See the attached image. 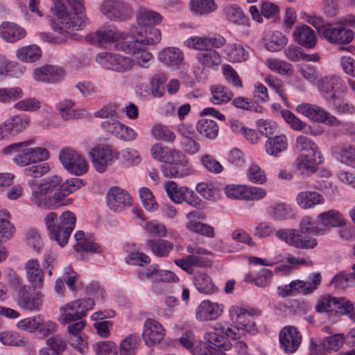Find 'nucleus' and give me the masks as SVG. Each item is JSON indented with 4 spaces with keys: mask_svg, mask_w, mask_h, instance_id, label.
Returning a JSON list of instances; mask_svg holds the SVG:
<instances>
[{
    "mask_svg": "<svg viewBox=\"0 0 355 355\" xmlns=\"http://www.w3.org/2000/svg\"><path fill=\"white\" fill-rule=\"evenodd\" d=\"M227 198L233 200H259L266 195L265 189L240 184H229L225 189Z\"/></svg>",
    "mask_w": 355,
    "mask_h": 355,
    "instance_id": "15",
    "label": "nucleus"
},
{
    "mask_svg": "<svg viewBox=\"0 0 355 355\" xmlns=\"http://www.w3.org/2000/svg\"><path fill=\"white\" fill-rule=\"evenodd\" d=\"M26 35L25 30L17 24L6 21L0 25V37L7 42H16Z\"/></svg>",
    "mask_w": 355,
    "mask_h": 355,
    "instance_id": "33",
    "label": "nucleus"
},
{
    "mask_svg": "<svg viewBox=\"0 0 355 355\" xmlns=\"http://www.w3.org/2000/svg\"><path fill=\"white\" fill-rule=\"evenodd\" d=\"M318 225L327 227L344 226L346 220L343 216L337 210H329L320 214L317 217Z\"/></svg>",
    "mask_w": 355,
    "mask_h": 355,
    "instance_id": "36",
    "label": "nucleus"
},
{
    "mask_svg": "<svg viewBox=\"0 0 355 355\" xmlns=\"http://www.w3.org/2000/svg\"><path fill=\"white\" fill-rule=\"evenodd\" d=\"M287 37L279 31L268 33L265 37V46L270 51H279L287 44Z\"/></svg>",
    "mask_w": 355,
    "mask_h": 355,
    "instance_id": "46",
    "label": "nucleus"
},
{
    "mask_svg": "<svg viewBox=\"0 0 355 355\" xmlns=\"http://www.w3.org/2000/svg\"><path fill=\"white\" fill-rule=\"evenodd\" d=\"M176 266L189 274L193 272V267L205 268L211 265L209 259L204 257H197L193 254H188L182 259L174 261Z\"/></svg>",
    "mask_w": 355,
    "mask_h": 355,
    "instance_id": "35",
    "label": "nucleus"
},
{
    "mask_svg": "<svg viewBox=\"0 0 355 355\" xmlns=\"http://www.w3.org/2000/svg\"><path fill=\"white\" fill-rule=\"evenodd\" d=\"M295 111L313 122L327 123L331 125L340 124L339 120L335 116L317 105L303 103L295 107Z\"/></svg>",
    "mask_w": 355,
    "mask_h": 355,
    "instance_id": "12",
    "label": "nucleus"
},
{
    "mask_svg": "<svg viewBox=\"0 0 355 355\" xmlns=\"http://www.w3.org/2000/svg\"><path fill=\"white\" fill-rule=\"evenodd\" d=\"M50 170L47 163L33 164L24 169V173L28 177L38 178L46 174Z\"/></svg>",
    "mask_w": 355,
    "mask_h": 355,
    "instance_id": "63",
    "label": "nucleus"
},
{
    "mask_svg": "<svg viewBox=\"0 0 355 355\" xmlns=\"http://www.w3.org/2000/svg\"><path fill=\"white\" fill-rule=\"evenodd\" d=\"M151 135L157 140L173 143L175 139V133L162 124H157L151 128Z\"/></svg>",
    "mask_w": 355,
    "mask_h": 355,
    "instance_id": "57",
    "label": "nucleus"
},
{
    "mask_svg": "<svg viewBox=\"0 0 355 355\" xmlns=\"http://www.w3.org/2000/svg\"><path fill=\"white\" fill-rule=\"evenodd\" d=\"M288 146L287 138L285 135L272 136L267 139L265 144V150L268 155L277 156L284 151Z\"/></svg>",
    "mask_w": 355,
    "mask_h": 355,
    "instance_id": "44",
    "label": "nucleus"
},
{
    "mask_svg": "<svg viewBox=\"0 0 355 355\" xmlns=\"http://www.w3.org/2000/svg\"><path fill=\"white\" fill-rule=\"evenodd\" d=\"M53 2L54 13L62 24L60 26L55 23L52 24V28L55 31L62 34L65 30L80 31L85 27L88 21L84 11H73L69 13L62 1L53 0Z\"/></svg>",
    "mask_w": 355,
    "mask_h": 355,
    "instance_id": "7",
    "label": "nucleus"
},
{
    "mask_svg": "<svg viewBox=\"0 0 355 355\" xmlns=\"http://www.w3.org/2000/svg\"><path fill=\"white\" fill-rule=\"evenodd\" d=\"M75 103L70 99H65L57 104V110L61 114V117L64 121H71L78 119L83 115L81 110L73 109Z\"/></svg>",
    "mask_w": 355,
    "mask_h": 355,
    "instance_id": "49",
    "label": "nucleus"
},
{
    "mask_svg": "<svg viewBox=\"0 0 355 355\" xmlns=\"http://www.w3.org/2000/svg\"><path fill=\"white\" fill-rule=\"evenodd\" d=\"M227 59L232 62H241L248 58V51L237 44L228 45L225 50Z\"/></svg>",
    "mask_w": 355,
    "mask_h": 355,
    "instance_id": "53",
    "label": "nucleus"
},
{
    "mask_svg": "<svg viewBox=\"0 0 355 355\" xmlns=\"http://www.w3.org/2000/svg\"><path fill=\"white\" fill-rule=\"evenodd\" d=\"M227 337L234 340L238 339L236 331L222 323H216L213 331L207 332L204 339L207 346L205 347V355H226L225 352L232 348V343Z\"/></svg>",
    "mask_w": 355,
    "mask_h": 355,
    "instance_id": "5",
    "label": "nucleus"
},
{
    "mask_svg": "<svg viewBox=\"0 0 355 355\" xmlns=\"http://www.w3.org/2000/svg\"><path fill=\"white\" fill-rule=\"evenodd\" d=\"M185 227L189 231L207 238H214L215 236L214 228L206 223L201 222L187 223Z\"/></svg>",
    "mask_w": 355,
    "mask_h": 355,
    "instance_id": "59",
    "label": "nucleus"
},
{
    "mask_svg": "<svg viewBox=\"0 0 355 355\" xmlns=\"http://www.w3.org/2000/svg\"><path fill=\"white\" fill-rule=\"evenodd\" d=\"M282 116L285 121L289 125L291 129L295 131L302 132L306 135H314L313 129L306 123L302 121L297 117L293 112L288 110H282Z\"/></svg>",
    "mask_w": 355,
    "mask_h": 355,
    "instance_id": "41",
    "label": "nucleus"
},
{
    "mask_svg": "<svg viewBox=\"0 0 355 355\" xmlns=\"http://www.w3.org/2000/svg\"><path fill=\"white\" fill-rule=\"evenodd\" d=\"M223 308L222 304L203 300L196 309V317L200 322L214 320L220 316Z\"/></svg>",
    "mask_w": 355,
    "mask_h": 355,
    "instance_id": "23",
    "label": "nucleus"
},
{
    "mask_svg": "<svg viewBox=\"0 0 355 355\" xmlns=\"http://www.w3.org/2000/svg\"><path fill=\"white\" fill-rule=\"evenodd\" d=\"M226 19L236 24H245L248 19L245 15L242 8L237 4H228L223 8Z\"/></svg>",
    "mask_w": 355,
    "mask_h": 355,
    "instance_id": "47",
    "label": "nucleus"
},
{
    "mask_svg": "<svg viewBox=\"0 0 355 355\" xmlns=\"http://www.w3.org/2000/svg\"><path fill=\"white\" fill-rule=\"evenodd\" d=\"M223 74L228 84L234 87L241 88L243 85L237 72L230 64H224L222 68Z\"/></svg>",
    "mask_w": 355,
    "mask_h": 355,
    "instance_id": "62",
    "label": "nucleus"
},
{
    "mask_svg": "<svg viewBox=\"0 0 355 355\" xmlns=\"http://www.w3.org/2000/svg\"><path fill=\"white\" fill-rule=\"evenodd\" d=\"M128 44H130L131 49L130 51H124L126 53H132L136 55V60L137 64L143 67L146 68L148 67V62L153 59V55L146 51V44L143 40H133L130 39Z\"/></svg>",
    "mask_w": 355,
    "mask_h": 355,
    "instance_id": "30",
    "label": "nucleus"
},
{
    "mask_svg": "<svg viewBox=\"0 0 355 355\" xmlns=\"http://www.w3.org/2000/svg\"><path fill=\"white\" fill-rule=\"evenodd\" d=\"M295 148L298 156L293 164V171L304 175L309 176L317 170V166L323 159L318 145L304 135L296 137Z\"/></svg>",
    "mask_w": 355,
    "mask_h": 355,
    "instance_id": "2",
    "label": "nucleus"
},
{
    "mask_svg": "<svg viewBox=\"0 0 355 355\" xmlns=\"http://www.w3.org/2000/svg\"><path fill=\"white\" fill-rule=\"evenodd\" d=\"M200 162L205 169L209 173L218 174L223 171V166L210 155H202Z\"/></svg>",
    "mask_w": 355,
    "mask_h": 355,
    "instance_id": "61",
    "label": "nucleus"
},
{
    "mask_svg": "<svg viewBox=\"0 0 355 355\" xmlns=\"http://www.w3.org/2000/svg\"><path fill=\"white\" fill-rule=\"evenodd\" d=\"M323 37L329 43L334 44H347L354 37V33L349 28L342 24H331L323 31Z\"/></svg>",
    "mask_w": 355,
    "mask_h": 355,
    "instance_id": "17",
    "label": "nucleus"
},
{
    "mask_svg": "<svg viewBox=\"0 0 355 355\" xmlns=\"http://www.w3.org/2000/svg\"><path fill=\"white\" fill-rule=\"evenodd\" d=\"M293 36L297 43L307 49L313 48L317 42L314 31L306 24L297 26L293 33Z\"/></svg>",
    "mask_w": 355,
    "mask_h": 355,
    "instance_id": "28",
    "label": "nucleus"
},
{
    "mask_svg": "<svg viewBox=\"0 0 355 355\" xmlns=\"http://www.w3.org/2000/svg\"><path fill=\"white\" fill-rule=\"evenodd\" d=\"M318 86L322 98L330 103L336 101L347 89L345 82L337 75L322 77L319 80Z\"/></svg>",
    "mask_w": 355,
    "mask_h": 355,
    "instance_id": "10",
    "label": "nucleus"
},
{
    "mask_svg": "<svg viewBox=\"0 0 355 355\" xmlns=\"http://www.w3.org/2000/svg\"><path fill=\"white\" fill-rule=\"evenodd\" d=\"M31 287L28 285L18 284L15 287V299L17 304L25 310L35 311L40 309L42 304V297L40 293H31Z\"/></svg>",
    "mask_w": 355,
    "mask_h": 355,
    "instance_id": "14",
    "label": "nucleus"
},
{
    "mask_svg": "<svg viewBox=\"0 0 355 355\" xmlns=\"http://www.w3.org/2000/svg\"><path fill=\"white\" fill-rule=\"evenodd\" d=\"M76 243L74 245V250L78 252H96L100 253L102 250L101 246L94 242L92 239H87L85 236L83 231H78L74 234Z\"/></svg>",
    "mask_w": 355,
    "mask_h": 355,
    "instance_id": "39",
    "label": "nucleus"
},
{
    "mask_svg": "<svg viewBox=\"0 0 355 355\" xmlns=\"http://www.w3.org/2000/svg\"><path fill=\"white\" fill-rule=\"evenodd\" d=\"M107 205L114 212H121L132 205V198L127 191L119 187H111L106 196Z\"/></svg>",
    "mask_w": 355,
    "mask_h": 355,
    "instance_id": "18",
    "label": "nucleus"
},
{
    "mask_svg": "<svg viewBox=\"0 0 355 355\" xmlns=\"http://www.w3.org/2000/svg\"><path fill=\"white\" fill-rule=\"evenodd\" d=\"M280 347L286 354L294 353L302 343V335L295 327H284L279 334Z\"/></svg>",
    "mask_w": 355,
    "mask_h": 355,
    "instance_id": "21",
    "label": "nucleus"
},
{
    "mask_svg": "<svg viewBox=\"0 0 355 355\" xmlns=\"http://www.w3.org/2000/svg\"><path fill=\"white\" fill-rule=\"evenodd\" d=\"M230 318L234 324L236 334L238 339L246 333L254 335L257 332L255 322L254 321L251 313L247 310L237 306H232L229 309Z\"/></svg>",
    "mask_w": 355,
    "mask_h": 355,
    "instance_id": "9",
    "label": "nucleus"
},
{
    "mask_svg": "<svg viewBox=\"0 0 355 355\" xmlns=\"http://www.w3.org/2000/svg\"><path fill=\"white\" fill-rule=\"evenodd\" d=\"M85 297L71 303L67 304L60 309V322L62 324H68L67 329L69 338L82 335L81 331L85 326L82 318L86 312L93 308L95 300H102L103 291L98 285L89 284L85 288Z\"/></svg>",
    "mask_w": 355,
    "mask_h": 355,
    "instance_id": "1",
    "label": "nucleus"
},
{
    "mask_svg": "<svg viewBox=\"0 0 355 355\" xmlns=\"http://www.w3.org/2000/svg\"><path fill=\"white\" fill-rule=\"evenodd\" d=\"M189 8L193 15L201 17L216 11L217 6L214 0H191Z\"/></svg>",
    "mask_w": 355,
    "mask_h": 355,
    "instance_id": "43",
    "label": "nucleus"
},
{
    "mask_svg": "<svg viewBox=\"0 0 355 355\" xmlns=\"http://www.w3.org/2000/svg\"><path fill=\"white\" fill-rule=\"evenodd\" d=\"M211 102L214 105H221L229 102L233 97V93L223 85L212 86Z\"/></svg>",
    "mask_w": 355,
    "mask_h": 355,
    "instance_id": "52",
    "label": "nucleus"
},
{
    "mask_svg": "<svg viewBox=\"0 0 355 355\" xmlns=\"http://www.w3.org/2000/svg\"><path fill=\"white\" fill-rule=\"evenodd\" d=\"M64 71L63 69L55 65H46L36 68L33 71V78L37 81L54 83L63 78Z\"/></svg>",
    "mask_w": 355,
    "mask_h": 355,
    "instance_id": "25",
    "label": "nucleus"
},
{
    "mask_svg": "<svg viewBox=\"0 0 355 355\" xmlns=\"http://www.w3.org/2000/svg\"><path fill=\"white\" fill-rule=\"evenodd\" d=\"M187 189V187H179L174 181H168L164 183V189L167 196L175 203L182 202Z\"/></svg>",
    "mask_w": 355,
    "mask_h": 355,
    "instance_id": "55",
    "label": "nucleus"
},
{
    "mask_svg": "<svg viewBox=\"0 0 355 355\" xmlns=\"http://www.w3.org/2000/svg\"><path fill=\"white\" fill-rule=\"evenodd\" d=\"M150 154L155 160L168 164L173 163L174 159L182 157V153L175 148H171L162 146L161 144H155L150 148Z\"/></svg>",
    "mask_w": 355,
    "mask_h": 355,
    "instance_id": "31",
    "label": "nucleus"
},
{
    "mask_svg": "<svg viewBox=\"0 0 355 355\" xmlns=\"http://www.w3.org/2000/svg\"><path fill=\"white\" fill-rule=\"evenodd\" d=\"M76 222V216L69 211H64L59 218L55 212L49 213L44 218L51 239L55 241L60 247L68 243Z\"/></svg>",
    "mask_w": 355,
    "mask_h": 355,
    "instance_id": "4",
    "label": "nucleus"
},
{
    "mask_svg": "<svg viewBox=\"0 0 355 355\" xmlns=\"http://www.w3.org/2000/svg\"><path fill=\"white\" fill-rule=\"evenodd\" d=\"M26 277L34 288H41L44 284V274L37 259H28L24 265Z\"/></svg>",
    "mask_w": 355,
    "mask_h": 355,
    "instance_id": "26",
    "label": "nucleus"
},
{
    "mask_svg": "<svg viewBox=\"0 0 355 355\" xmlns=\"http://www.w3.org/2000/svg\"><path fill=\"white\" fill-rule=\"evenodd\" d=\"M318 313L326 312L330 315L340 313L347 315L355 322V304L346 297L325 296L322 297L315 306Z\"/></svg>",
    "mask_w": 355,
    "mask_h": 355,
    "instance_id": "8",
    "label": "nucleus"
},
{
    "mask_svg": "<svg viewBox=\"0 0 355 355\" xmlns=\"http://www.w3.org/2000/svg\"><path fill=\"white\" fill-rule=\"evenodd\" d=\"M135 29L137 28L132 27L129 32H122L114 28L100 27L90 35V40L93 43L100 45L114 43L116 50L130 51L132 49L130 44H128V42L139 34V32L135 31Z\"/></svg>",
    "mask_w": 355,
    "mask_h": 355,
    "instance_id": "6",
    "label": "nucleus"
},
{
    "mask_svg": "<svg viewBox=\"0 0 355 355\" xmlns=\"http://www.w3.org/2000/svg\"><path fill=\"white\" fill-rule=\"evenodd\" d=\"M196 128L200 135L209 139H214L219 131L217 123L214 121L207 119L199 120Z\"/></svg>",
    "mask_w": 355,
    "mask_h": 355,
    "instance_id": "50",
    "label": "nucleus"
},
{
    "mask_svg": "<svg viewBox=\"0 0 355 355\" xmlns=\"http://www.w3.org/2000/svg\"><path fill=\"white\" fill-rule=\"evenodd\" d=\"M42 55V50L35 45H28L19 48L16 51L17 58L23 62H34L38 60Z\"/></svg>",
    "mask_w": 355,
    "mask_h": 355,
    "instance_id": "45",
    "label": "nucleus"
},
{
    "mask_svg": "<svg viewBox=\"0 0 355 355\" xmlns=\"http://www.w3.org/2000/svg\"><path fill=\"white\" fill-rule=\"evenodd\" d=\"M196 191L207 200L216 201L220 197V191L212 184L200 182L196 185Z\"/></svg>",
    "mask_w": 355,
    "mask_h": 355,
    "instance_id": "58",
    "label": "nucleus"
},
{
    "mask_svg": "<svg viewBox=\"0 0 355 355\" xmlns=\"http://www.w3.org/2000/svg\"><path fill=\"white\" fill-rule=\"evenodd\" d=\"M96 62L103 68L119 73H125L130 71L133 65V61L124 55L103 52L96 56Z\"/></svg>",
    "mask_w": 355,
    "mask_h": 355,
    "instance_id": "11",
    "label": "nucleus"
},
{
    "mask_svg": "<svg viewBox=\"0 0 355 355\" xmlns=\"http://www.w3.org/2000/svg\"><path fill=\"white\" fill-rule=\"evenodd\" d=\"M196 58L202 66V69L216 71L223 62V57L219 52L212 47L197 53Z\"/></svg>",
    "mask_w": 355,
    "mask_h": 355,
    "instance_id": "27",
    "label": "nucleus"
},
{
    "mask_svg": "<svg viewBox=\"0 0 355 355\" xmlns=\"http://www.w3.org/2000/svg\"><path fill=\"white\" fill-rule=\"evenodd\" d=\"M94 168L99 173H103L107 167L118 158V153L109 146L98 144L89 152Z\"/></svg>",
    "mask_w": 355,
    "mask_h": 355,
    "instance_id": "16",
    "label": "nucleus"
},
{
    "mask_svg": "<svg viewBox=\"0 0 355 355\" xmlns=\"http://www.w3.org/2000/svg\"><path fill=\"white\" fill-rule=\"evenodd\" d=\"M59 159L64 168L71 174L82 175L88 170V164L85 158L72 149L62 150Z\"/></svg>",
    "mask_w": 355,
    "mask_h": 355,
    "instance_id": "13",
    "label": "nucleus"
},
{
    "mask_svg": "<svg viewBox=\"0 0 355 355\" xmlns=\"http://www.w3.org/2000/svg\"><path fill=\"white\" fill-rule=\"evenodd\" d=\"M184 43L188 48L202 52L211 47L218 49L223 46L226 43V40L220 35L217 37L192 36L185 40Z\"/></svg>",
    "mask_w": 355,
    "mask_h": 355,
    "instance_id": "22",
    "label": "nucleus"
},
{
    "mask_svg": "<svg viewBox=\"0 0 355 355\" xmlns=\"http://www.w3.org/2000/svg\"><path fill=\"white\" fill-rule=\"evenodd\" d=\"M141 340L137 334H132L124 338L120 344L121 355H135V350L139 347Z\"/></svg>",
    "mask_w": 355,
    "mask_h": 355,
    "instance_id": "56",
    "label": "nucleus"
},
{
    "mask_svg": "<svg viewBox=\"0 0 355 355\" xmlns=\"http://www.w3.org/2000/svg\"><path fill=\"white\" fill-rule=\"evenodd\" d=\"M137 20L139 25L144 26H155L162 21V17L155 11L143 8L139 10L137 15Z\"/></svg>",
    "mask_w": 355,
    "mask_h": 355,
    "instance_id": "51",
    "label": "nucleus"
},
{
    "mask_svg": "<svg viewBox=\"0 0 355 355\" xmlns=\"http://www.w3.org/2000/svg\"><path fill=\"white\" fill-rule=\"evenodd\" d=\"M146 245L155 255L159 257H168L174 247L171 242L165 239H150L147 241Z\"/></svg>",
    "mask_w": 355,
    "mask_h": 355,
    "instance_id": "48",
    "label": "nucleus"
},
{
    "mask_svg": "<svg viewBox=\"0 0 355 355\" xmlns=\"http://www.w3.org/2000/svg\"><path fill=\"white\" fill-rule=\"evenodd\" d=\"M159 60L168 67L177 69L184 61V54L178 48L168 47L159 53Z\"/></svg>",
    "mask_w": 355,
    "mask_h": 355,
    "instance_id": "34",
    "label": "nucleus"
},
{
    "mask_svg": "<svg viewBox=\"0 0 355 355\" xmlns=\"http://www.w3.org/2000/svg\"><path fill=\"white\" fill-rule=\"evenodd\" d=\"M61 182L57 175L47 178L41 182L31 180L28 182L31 189V201L44 209H57L60 206L55 189Z\"/></svg>",
    "mask_w": 355,
    "mask_h": 355,
    "instance_id": "3",
    "label": "nucleus"
},
{
    "mask_svg": "<svg viewBox=\"0 0 355 355\" xmlns=\"http://www.w3.org/2000/svg\"><path fill=\"white\" fill-rule=\"evenodd\" d=\"M101 12L110 19L125 21L131 15L129 6L121 0H105L101 7Z\"/></svg>",
    "mask_w": 355,
    "mask_h": 355,
    "instance_id": "20",
    "label": "nucleus"
},
{
    "mask_svg": "<svg viewBox=\"0 0 355 355\" xmlns=\"http://www.w3.org/2000/svg\"><path fill=\"white\" fill-rule=\"evenodd\" d=\"M276 236L290 246L297 248L302 246L299 241V230L295 229H282L275 232Z\"/></svg>",
    "mask_w": 355,
    "mask_h": 355,
    "instance_id": "54",
    "label": "nucleus"
},
{
    "mask_svg": "<svg viewBox=\"0 0 355 355\" xmlns=\"http://www.w3.org/2000/svg\"><path fill=\"white\" fill-rule=\"evenodd\" d=\"M167 80L164 73H158L152 78L150 84L155 96L161 97L164 94V84Z\"/></svg>",
    "mask_w": 355,
    "mask_h": 355,
    "instance_id": "64",
    "label": "nucleus"
},
{
    "mask_svg": "<svg viewBox=\"0 0 355 355\" xmlns=\"http://www.w3.org/2000/svg\"><path fill=\"white\" fill-rule=\"evenodd\" d=\"M193 282L196 288L200 293L210 295L218 291V288L213 282L211 278L205 272H198L195 274Z\"/></svg>",
    "mask_w": 355,
    "mask_h": 355,
    "instance_id": "37",
    "label": "nucleus"
},
{
    "mask_svg": "<svg viewBox=\"0 0 355 355\" xmlns=\"http://www.w3.org/2000/svg\"><path fill=\"white\" fill-rule=\"evenodd\" d=\"M334 153L342 164L355 168V145L345 144L334 148Z\"/></svg>",
    "mask_w": 355,
    "mask_h": 355,
    "instance_id": "42",
    "label": "nucleus"
},
{
    "mask_svg": "<svg viewBox=\"0 0 355 355\" xmlns=\"http://www.w3.org/2000/svg\"><path fill=\"white\" fill-rule=\"evenodd\" d=\"M165 335L163 326L154 319H148L144 324L142 337L148 345L160 343Z\"/></svg>",
    "mask_w": 355,
    "mask_h": 355,
    "instance_id": "24",
    "label": "nucleus"
},
{
    "mask_svg": "<svg viewBox=\"0 0 355 355\" xmlns=\"http://www.w3.org/2000/svg\"><path fill=\"white\" fill-rule=\"evenodd\" d=\"M189 160L182 153V157L174 159L173 163H169L170 166H166L163 170V173L166 177L182 178L189 175L191 173V168L187 165Z\"/></svg>",
    "mask_w": 355,
    "mask_h": 355,
    "instance_id": "32",
    "label": "nucleus"
},
{
    "mask_svg": "<svg viewBox=\"0 0 355 355\" xmlns=\"http://www.w3.org/2000/svg\"><path fill=\"white\" fill-rule=\"evenodd\" d=\"M320 274L315 273L313 274L312 277H311V281L304 282L296 280L291 282L289 284L285 285L283 287H279V295L282 297H286L291 295L293 291L306 295L315 290L320 284Z\"/></svg>",
    "mask_w": 355,
    "mask_h": 355,
    "instance_id": "19",
    "label": "nucleus"
},
{
    "mask_svg": "<svg viewBox=\"0 0 355 355\" xmlns=\"http://www.w3.org/2000/svg\"><path fill=\"white\" fill-rule=\"evenodd\" d=\"M76 243L74 245V250L78 252H96L100 253L102 250L101 246L94 242L92 239H87L85 236L83 231H78L74 234Z\"/></svg>",
    "mask_w": 355,
    "mask_h": 355,
    "instance_id": "38",
    "label": "nucleus"
},
{
    "mask_svg": "<svg viewBox=\"0 0 355 355\" xmlns=\"http://www.w3.org/2000/svg\"><path fill=\"white\" fill-rule=\"evenodd\" d=\"M323 196L315 191H302L296 196L297 204L304 209H311L317 205L322 204Z\"/></svg>",
    "mask_w": 355,
    "mask_h": 355,
    "instance_id": "40",
    "label": "nucleus"
},
{
    "mask_svg": "<svg viewBox=\"0 0 355 355\" xmlns=\"http://www.w3.org/2000/svg\"><path fill=\"white\" fill-rule=\"evenodd\" d=\"M83 185V180L78 178L68 179L63 183L61 181L55 189L57 196L60 198V206H64L70 203L71 199H67L66 197L81 188Z\"/></svg>",
    "mask_w": 355,
    "mask_h": 355,
    "instance_id": "29",
    "label": "nucleus"
},
{
    "mask_svg": "<svg viewBox=\"0 0 355 355\" xmlns=\"http://www.w3.org/2000/svg\"><path fill=\"white\" fill-rule=\"evenodd\" d=\"M266 64L271 71L281 75L291 74L293 71L291 65L289 63L276 58L267 59Z\"/></svg>",
    "mask_w": 355,
    "mask_h": 355,
    "instance_id": "60",
    "label": "nucleus"
}]
</instances>
